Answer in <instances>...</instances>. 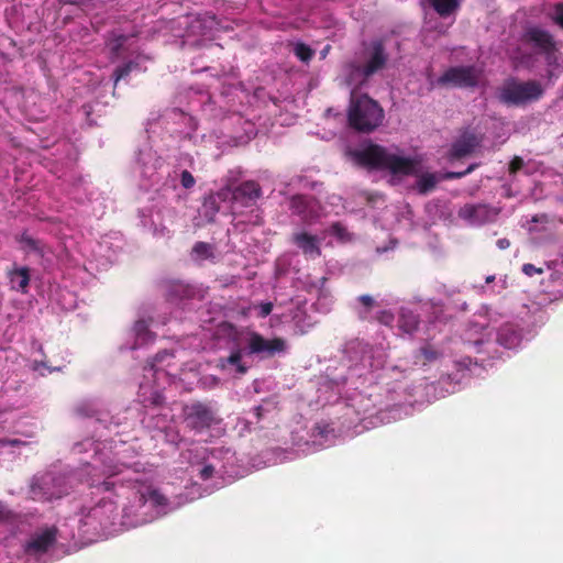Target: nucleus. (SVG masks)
<instances>
[{"instance_id":"1","label":"nucleus","mask_w":563,"mask_h":563,"mask_svg":"<svg viewBox=\"0 0 563 563\" xmlns=\"http://www.w3.org/2000/svg\"><path fill=\"white\" fill-rule=\"evenodd\" d=\"M122 453L117 451L114 456H108L97 452L93 457L91 468L96 472L101 467L100 474L89 475V485L96 487L99 493H111L112 489H125L124 482L139 484L135 495H137V505L124 507L121 525L125 528H135L147 523L153 519L173 510L169 501L153 485L142 482L139 477L132 478L124 476L122 479H114L124 473H137V463L128 464L123 461ZM87 474L90 471L85 470Z\"/></svg>"},{"instance_id":"2","label":"nucleus","mask_w":563,"mask_h":563,"mask_svg":"<svg viewBox=\"0 0 563 563\" xmlns=\"http://www.w3.org/2000/svg\"><path fill=\"white\" fill-rule=\"evenodd\" d=\"M346 155L355 165L387 172L393 185L399 184L407 176L418 177L416 188L420 194L431 191L441 179L435 174L423 173L424 166L419 155H405L397 148L389 150L378 145H367L349 151Z\"/></svg>"},{"instance_id":"3","label":"nucleus","mask_w":563,"mask_h":563,"mask_svg":"<svg viewBox=\"0 0 563 563\" xmlns=\"http://www.w3.org/2000/svg\"><path fill=\"white\" fill-rule=\"evenodd\" d=\"M37 520L34 515L14 516L0 504V525H16L21 532H29L19 545L9 541L5 558L0 551V563H46L43 558L56 543L58 530L54 525L38 526Z\"/></svg>"},{"instance_id":"4","label":"nucleus","mask_w":563,"mask_h":563,"mask_svg":"<svg viewBox=\"0 0 563 563\" xmlns=\"http://www.w3.org/2000/svg\"><path fill=\"white\" fill-rule=\"evenodd\" d=\"M347 115L352 128L362 132H371L380 125L384 111L373 99L367 96L357 97L352 90Z\"/></svg>"},{"instance_id":"5","label":"nucleus","mask_w":563,"mask_h":563,"mask_svg":"<svg viewBox=\"0 0 563 563\" xmlns=\"http://www.w3.org/2000/svg\"><path fill=\"white\" fill-rule=\"evenodd\" d=\"M70 476H59L51 472L36 474L30 483L29 495L34 501L52 503L68 494Z\"/></svg>"},{"instance_id":"6","label":"nucleus","mask_w":563,"mask_h":563,"mask_svg":"<svg viewBox=\"0 0 563 563\" xmlns=\"http://www.w3.org/2000/svg\"><path fill=\"white\" fill-rule=\"evenodd\" d=\"M184 416L186 428L196 434L210 431L211 437H219L224 431L222 419L207 405L197 402L187 406L184 410Z\"/></svg>"},{"instance_id":"7","label":"nucleus","mask_w":563,"mask_h":563,"mask_svg":"<svg viewBox=\"0 0 563 563\" xmlns=\"http://www.w3.org/2000/svg\"><path fill=\"white\" fill-rule=\"evenodd\" d=\"M522 42L547 55L550 80L556 73L563 70V57L559 56L555 43L547 31L538 26H529L525 31Z\"/></svg>"},{"instance_id":"8","label":"nucleus","mask_w":563,"mask_h":563,"mask_svg":"<svg viewBox=\"0 0 563 563\" xmlns=\"http://www.w3.org/2000/svg\"><path fill=\"white\" fill-rule=\"evenodd\" d=\"M543 95V87L536 80H511L504 85L499 92V100L509 106H526L539 100Z\"/></svg>"},{"instance_id":"9","label":"nucleus","mask_w":563,"mask_h":563,"mask_svg":"<svg viewBox=\"0 0 563 563\" xmlns=\"http://www.w3.org/2000/svg\"><path fill=\"white\" fill-rule=\"evenodd\" d=\"M385 358L386 354L382 349L374 350L373 347H369L363 350L360 363L355 364L350 369L349 380L351 384L355 385V388H358L360 386L355 379H362L361 385H364L365 383H373L375 379L374 371L384 366Z\"/></svg>"},{"instance_id":"10","label":"nucleus","mask_w":563,"mask_h":563,"mask_svg":"<svg viewBox=\"0 0 563 563\" xmlns=\"http://www.w3.org/2000/svg\"><path fill=\"white\" fill-rule=\"evenodd\" d=\"M386 62L384 48L379 42H374L367 49V63L365 67L349 65L345 68L349 86L362 85L368 76L380 69Z\"/></svg>"},{"instance_id":"11","label":"nucleus","mask_w":563,"mask_h":563,"mask_svg":"<svg viewBox=\"0 0 563 563\" xmlns=\"http://www.w3.org/2000/svg\"><path fill=\"white\" fill-rule=\"evenodd\" d=\"M241 342L245 345L247 354L273 356L286 351V342L283 339H265L255 332H246L241 335Z\"/></svg>"},{"instance_id":"12","label":"nucleus","mask_w":563,"mask_h":563,"mask_svg":"<svg viewBox=\"0 0 563 563\" xmlns=\"http://www.w3.org/2000/svg\"><path fill=\"white\" fill-rule=\"evenodd\" d=\"M500 318L499 313L487 308L479 311L465 331V341L475 346L479 345L484 342V338L490 334L489 331L481 335L482 331L486 329L495 330Z\"/></svg>"},{"instance_id":"13","label":"nucleus","mask_w":563,"mask_h":563,"mask_svg":"<svg viewBox=\"0 0 563 563\" xmlns=\"http://www.w3.org/2000/svg\"><path fill=\"white\" fill-rule=\"evenodd\" d=\"M117 517V505L110 497H103L96 506H93L87 516L88 522L99 523L101 527H109Z\"/></svg>"},{"instance_id":"14","label":"nucleus","mask_w":563,"mask_h":563,"mask_svg":"<svg viewBox=\"0 0 563 563\" xmlns=\"http://www.w3.org/2000/svg\"><path fill=\"white\" fill-rule=\"evenodd\" d=\"M479 71L474 67H453L439 79L441 84L468 87L477 84Z\"/></svg>"},{"instance_id":"15","label":"nucleus","mask_w":563,"mask_h":563,"mask_svg":"<svg viewBox=\"0 0 563 563\" xmlns=\"http://www.w3.org/2000/svg\"><path fill=\"white\" fill-rule=\"evenodd\" d=\"M460 217L471 225H481L490 221L497 216V212L485 205L465 206L460 212Z\"/></svg>"},{"instance_id":"16","label":"nucleus","mask_w":563,"mask_h":563,"mask_svg":"<svg viewBox=\"0 0 563 563\" xmlns=\"http://www.w3.org/2000/svg\"><path fill=\"white\" fill-rule=\"evenodd\" d=\"M294 243L309 258H316L321 255L320 239L308 232H299L294 234Z\"/></svg>"},{"instance_id":"17","label":"nucleus","mask_w":563,"mask_h":563,"mask_svg":"<svg viewBox=\"0 0 563 563\" xmlns=\"http://www.w3.org/2000/svg\"><path fill=\"white\" fill-rule=\"evenodd\" d=\"M174 358V354L167 352L161 353L156 355L154 362L145 371L148 372L155 378V380H161L163 377L167 376L175 377L176 374L169 371L173 365L170 361Z\"/></svg>"},{"instance_id":"18","label":"nucleus","mask_w":563,"mask_h":563,"mask_svg":"<svg viewBox=\"0 0 563 563\" xmlns=\"http://www.w3.org/2000/svg\"><path fill=\"white\" fill-rule=\"evenodd\" d=\"M522 336L512 324H504L497 334V342L506 349H517L521 344Z\"/></svg>"},{"instance_id":"19","label":"nucleus","mask_w":563,"mask_h":563,"mask_svg":"<svg viewBox=\"0 0 563 563\" xmlns=\"http://www.w3.org/2000/svg\"><path fill=\"white\" fill-rule=\"evenodd\" d=\"M290 208L294 210V212L302 216L303 219L308 222L319 218V214H317L314 211L316 202L308 201L305 197H292L290 201Z\"/></svg>"},{"instance_id":"20","label":"nucleus","mask_w":563,"mask_h":563,"mask_svg":"<svg viewBox=\"0 0 563 563\" xmlns=\"http://www.w3.org/2000/svg\"><path fill=\"white\" fill-rule=\"evenodd\" d=\"M479 145V141L473 133H464L453 145L452 156L462 157L472 153Z\"/></svg>"},{"instance_id":"21","label":"nucleus","mask_w":563,"mask_h":563,"mask_svg":"<svg viewBox=\"0 0 563 563\" xmlns=\"http://www.w3.org/2000/svg\"><path fill=\"white\" fill-rule=\"evenodd\" d=\"M148 327L150 324L143 320L135 322L131 330V334L134 336L135 342L133 345H130L129 349L134 350L154 341L155 335L148 330Z\"/></svg>"},{"instance_id":"22","label":"nucleus","mask_w":563,"mask_h":563,"mask_svg":"<svg viewBox=\"0 0 563 563\" xmlns=\"http://www.w3.org/2000/svg\"><path fill=\"white\" fill-rule=\"evenodd\" d=\"M435 12L442 16L454 15L461 7L462 0H429Z\"/></svg>"},{"instance_id":"23","label":"nucleus","mask_w":563,"mask_h":563,"mask_svg":"<svg viewBox=\"0 0 563 563\" xmlns=\"http://www.w3.org/2000/svg\"><path fill=\"white\" fill-rule=\"evenodd\" d=\"M10 277V284L12 289L25 292L29 282H30V275L29 271L25 267L16 268L12 271L9 275Z\"/></svg>"},{"instance_id":"24","label":"nucleus","mask_w":563,"mask_h":563,"mask_svg":"<svg viewBox=\"0 0 563 563\" xmlns=\"http://www.w3.org/2000/svg\"><path fill=\"white\" fill-rule=\"evenodd\" d=\"M417 325H418V319H417L416 314L411 310H409L407 308H402L400 310V316H399V320H398L399 329L404 333L411 334L417 329Z\"/></svg>"},{"instance_id":"25","label":"nucleus","mask_w":563,"mask_h":563,"mask_svg":"<svg viewBox=\"0 0 563 563\" xmlns=\"http://www.w3.org/2000/svg\"><path fill=\"white\" fill-rule=\"evenodd\" d=\"M235 189L239 196V201H243L244 199H256L261 194L260 186L255 181H245Z\"/></svg>"},{"instance_id":"26","label":"nucleus","mask_w":563,"mask_h":563,"mask_svg":"<svg viewBox=\"0 0 563 563\" xmlns=\"http://www.w3.org/2000/svg\"><path fill=\"white\" fill-rule=\"evenodd\" d=\"M220 201L219 199L217 198V196H214V194H211L209 195L203 203H202V214L209 220V221H212L213 220V217L217 214V212L219 211L220 209V206H219Z\"/></svg>"},{"instance_id":"27","label":"nucleus","mask_w":563,"mask_h":563,"mask_svg":"<svg viewBox=\"0 0 563 563\" xmlns=\"http://www.w3.org/2000/svg\"><path fill=\"white\" fill-rule=\"evenodd\" d=\"M29 444H31V441L22 440L19 438L1 439L0 440V453L15 452L16 450H20L23 446H27Z\"/></svg>"},{"instance_id":"28","label":"nucleus","mask_w":563,"mask_h":563,"mask_svg":"<svg viewBox=\"0 0 563 563\" xmlns=\"http://www.w3.org/2000/svg\"><path fill=\"white\" fill-rule=\"evenodd\" d=\"M242 354L243 352L241 349L233 351L231 355L227 358L225 363L222 364V366H234L236 373L244 374L246 368L241 364Z\"/></svg>"},{"instance_id":"29","label":"nucleus","mask_w":563,"mask_h":563,"mask_svg":"<svg viewBox=\"0 0 563 563\" xmlns=\"http://www.w3.org/2000/svg\"><path fill=\"white\" fill-rule=\"evenodd\" d=\"M220 202H234L239 201V196L235 188H232L231 186H224L219 191L214 194Z\"/></svg>"},{"instance_id":"30","label":"nucleus","mask_w":563,"mask_h":563,"mask_svg":"<svg viewBox=\"0 0 563 563\" xmlns=\"http://www.w3.org/2000/svg\"><path fill=\"white\" fill-rule=\"evenodd\" d=\"M330 234L335 236L339 242H349L352 240V234L340 223H334L330 230Z\"/></svg>"},{"instance_id":"31","label":"nucleus","mask_w":563,"mask_h":563,"mask_svg":"<svg viewBox=\"0 0 563 563\" xmlns=\"http://www.w3.org/2000/svg\"><path fill=\"white\" fill-rule=\"evenodd\" d=\"M212 255L211 246L207 243H197L192 249L195 260H205Z\"/></svg>"},{"instance_id":"32","label":"nucleus","mask_w":563,"mask_h":563,"mask_svg":"<svg viewBox=\"0 0 563 563\" xmlns=\"http://www.w3.org/2000/svg\"><path fill=\"white\" fill-rule=\"evenodd\" d=\"M217 455H216V452H212L211 453V456L210 457H207V460L209 461L208 464H206L201 470H200V476L202 479H208L210 478L213 473H214V470L217 467V464L213 463L212 461L213 460H217Z\"/></svg>"},{"instance_id":"33","label":"nucleus","mask_w":563,"mask_h":563,"mask_svg":"<svg viewBox=\"0 0 563 563\" xmlns=\"http://www.w3.org/2000/svg\"><path fill=\"white\" fill-rule=\"evenodd\" d=\"M294 51H295L296 56L302 62H308L312 57V54H313L311 48L302 43H297L295 45Z\"/></svg>"},{"instance_id":"34","label":"nucleus","mask_w":563,"mask_h":563,"mask_svg":"<svg viewBox=\"0 0 563 563\" xmlns=\"http://www.w3.org/2000/svg\"><path fill=\"white\" fill-rule=\"evenodd\" d=\"M551 19L563 29V3H559L550 13Z\"/></svg>"},{"instance_id":"35","label":"nucleus","mask_w":563,"mask_h":563,"mask_svg":"<svg viewBox=\"0 0 563 563\" xmlns=\"http://www.w3.org/2000/svg\"><path fill=\"white\" fill-rule=\"evenodd\" d=\"M180 183L184 188L189 189V188L194 187L196 180H195L194 176L188 170H183V173L180 175Z\"/></svg>"},{"instance_id":"36","label":"nucleus","mask_w":563,"mask_h":563,"mask_svg":"<svg viewBox=\"0 0 563 563\" xmlns=\"http://www.w3.org/2000/svg\"><path fill=\"white\" fill-rule=\"evenodd\" d=\"M421 355L423 356L424 361L431 362L439 357L438 351L433 350L430 346H424L421 349Z\"/></svg>"},{"instance_id":"37","label":"nucleus","mask_w":563,"mask_h":563,"mask_svg":"<svg viewBox=\"0 0 563 563\" xmlns=\"http://www.w3.org/2000/svg\"><path fill=\"white\" fill-rule=\"evenodd\" d=\"M165 437H166V441H168L173 444H178L181 441V438H180L178 431L173 430V429H168L165 433Z\"/></svg>"},{"instance_id":"38","label":"nucleus","mask_w":563,"mask_h":563,"mask_svg":"<svg viewBox=\"0 0 563 563\" xmlns=\"http://www.w3.org/2000/svg\"><path fill=\"white\" fill-rule=\"evenodd\" d=\"M377 318L380 323L386 325L391 324V322L394 321L393 313L387 310L380 311Z\"/></svg>"},{"instance_id":"39","label":"nucleus","mask_w":563,"mask_h":563,"mask_svg":"<svg viewBox=\"0 0 563 563\" xmlns=\"http://www.w3.org/2000/svg\"><path fill=\"white\" fill-rule=\"evenodd\" d=\"M522 272H523L527 276L531 277V276H533L534 274H541V273L543 272V269H542V268H540V267H536V266H534V265H532V264H525V265L522 266Z\"/></svg>"},{"instance_id":"40","label":"nucleus","mask_w":563,"mask_h":563,"mask_svg":"<svg viewBox=\"0 0 563 563\" xmlns=\"http://www.w3.org/2000/svg\"><path fill=\"white\" fill-rule=\"evenodd\" d=\"M257 309L260 317L265 318L272 312L273 305L271 302H263L257 307Z\"/></svg>"},{"instance_id":"41","label":"nucleus","mask_w":563,"mask_h":563,"mask_svg":"<svg viewBox=\"0 0 563 563\" xmlns=\"http://www.w3.org/2000/svg\"><path fill=\"white\" fill-rule=\"evenodd\" d=\"M522 165H523V161L519 157H516L510 163V170L515 173V172L521 169Z\"/></svg>"},{"instance_id":"42","label":"nucleus","mask_w":563,"mask_h":563,"mask_svg":"<svg viewBox=\"0 0 563 563\" xmlns=\"http://www.w3.org/2000/svg\"><path fill=\"white\" fill-rule=\"evenodd\" d=\"M358 300L367 307L372 306L374 302V299L369 295H363L358 298Z\"/></svg>"},{"instance_id":"43","label":"nucleus","mask_w":563,"mask_h":563,"mask_svg":"<svg viewBox=\"0 0 563 563\" xmlns=\"http://www.w3.org/2000/svg\"><path fill=\"white\" fill-rule=\"evenodd\" d=\"M129 70H130L129 66L118 69L117 76H115V82H118L122 77H124L129 73Z\"/></svg>"},{"instance_id":"44","label":"nucleus","mask_w":563,"mask_h":563,"mask_svg":"<svg viewBox=\"0 0 563 563\" xmlns=\"http://www.w3.org/2000/svg\"><path fill=\"white\" fill-rule=\"evenodd\" d=\"M509 245H510V242L507 239H500L497 241V246L500 250H506L509 247Z\"/></svg>"},{"instance_id":"45","label":"nucleus","mask_w":563,"mask_h":563,"mask_svg":"<svg viewBox=\"0 0 563 563\" xmlns=\"http://www.w3.org/2000/svg\"><path fill=\"white\" fill-rule=\"evenodd\" d=\"M471 170H472V167H468L467 170L464 173H449L445 175V178L462 177L463 175H465L466 173H468Z\"/></svg>"},{"instance_id":"46","label":"nucleus","mask_w":563,"mask_h":563,"mask_svg":"<svg viewBox=\"0 0 563 563\" xmlns=\"http://www.w3.org/2000/svg\"><path fill=\"white\" fill-rule=\"evenodd\" d=\"M512 58L518 63V64H521V65H529V62L526 60V58L523 56H519L518 54H515L512 56Z\"/></svg>"},{"instance_id":"47","label":"nucleus","mask_w":563,"mask_h":563,"mask_svg":"<svg viewBox=\"0 0 563 563\" xmlns=\"http://www.w3.org/2000/svg\"><path fill=\"white\" fill-rule=\"evenodd\" d=\"M263 411H265L264 406H258V407L255 408L254 412H255L257 419L261 418Z\"/></svg>"},{"instance_id":"48","label":"nucleus","mask_w":563,"mask_h":563,"mask_svg":"<svg viewBox=\"0 0 563 563\" xmlns=\"http://www.w3.org/2000/svg\"><path fill=\"white\" fill-rule=\"evenodd\" d=\"M154 234L157 236H165L166 234H168V231L166 230V228H163L161 231L155 230Z\"/></svg>"},{"instance_id":"49","label":"nucleus","mask_w":563,"mask_h":563,"mask_svg":"<svg viewBox=\"0 0 563 563\" xmlns=\"http://www.w3.org/2000/svg\"><path fill=\"white\" fill-rule=\"evenodd\" d=\"M494 280H495V276H494V275H488V276H486V278H485V282H486L487 284H490V283H493Z\"/></svg>"},{"instance_id":"50","label":"nucleus","mask_w":563,"mask_h":563,"mask_svg":"<svg viewBox=\"0 0 563 563\" xmlns=\"http://www.w3.org/2000/svg\"><path fill=\"white\" fill-rule=\"evenodd\" d=\"M329 48H330V46H329V45H327V46L323 48V51L321 52V56H322V58H324V57H325V55H327V54H328V52H329Z\"/></svg>"},{"instance_id":"51","label":"nucleus","mask_w":563,"mask_h":563,"mask_svg":"<svg viewBox=\"0 0 563 563\" xmlns=\"http://www.w3.org/2000/svg\"><path fill=\"white\" fill-rule=\"evenodd\" d=\"M499 284H500V287H499L500 289H505L506 288V279L505 278L500 279Z\"/></svg>"},{"instance_id":"52","label":"nucleus","mask_w":563,"mask_h":563,"mask_svg":"<svg viewBox=\"0 0 563 563\" xmlns=\"http://www.w3.org/2000/svg\"><path fill=\"white\" fill-rule=\"evenodd\" d=\"M146 387H147V386H146L145 384H141L140 389H141V390H144V389H146Z\"/></svg>"},{"instance_id":"53","label":"nucleus","mask_w":563,"mask_h":563,"mask_svg":"<svg viewBox=\"0 0 563 563\" xmlns=\"http://www.w3.org/2000/svg\"><path fill=\"white\" fill-rule=\"evenodd\" d=\"M33 437H34L33 432H30L29 434H26V438H29V439H32Z\"/></svg>"},{"instance_id":"54","label":"nucleus","mask_w":563,"mask_h":563,"mask_svg":"<svg viewBox=\"0 0 563 563\" xmlns=\"http://www.w3.org/2000/svg\"><path fill=\"white\" fill-rule=\"evenodd\" d=\"M158 397L159 396L157 395L155 398H153V402H158Z\"/></svg>"},{"instance_id":"55","label":"nucleus","mask_w":563,"mask_h":563,"mask_svg":"<svg viewBox=\"0 0 563 563\" xmlns=\"http://www.w3.org/2000/svg\"><path fill=\"white\" fill-rule=\"evenodd\" d=\"M119 45H121V43H119L118 45H114V46H113V49L118 48V47H119Z\"/></svg>"}]
</instances>
